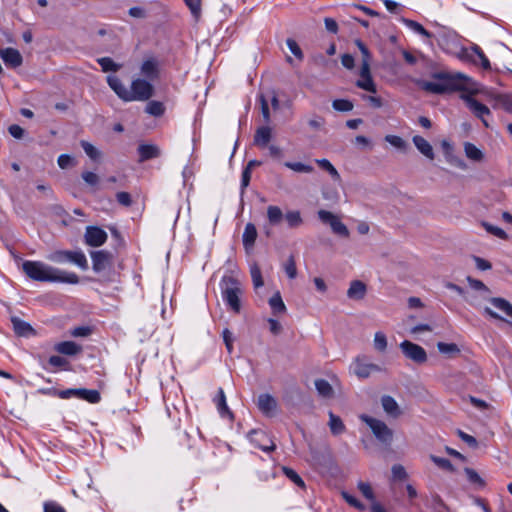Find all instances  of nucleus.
Returning <instances> with one entry per match:
<instances>
[{"label": "nucleus", "instance_id": "nucleus-1", "mask_svg": "<svg viewBox=\"0 0 512 512\" xmlns=\"http://www.w3.org/2000/svg\"><path fill=\"white\" fill-rule=\"evenodd\" d=\"M22 270L33 281L72 285L80 282V278L76 273L58 269L41 261L26 260L22 264Z\"/></svg>", "mask_w": 512, "mask_h": 512}, {"label": "nucleus", "instance_id": "nucleus-2", "mask_svg": "<svg viewBox=\"0 0 512 512\" xmlns=\"http://www.w3.org/2000/svg\"><path fill=\"white\" fill-rule=\"evenodd\" d=\"M435 81H417L418 86L429 93L444 94L447 92L464 91L467 89V76L462 73H450L445 71L434 72L431 75Z\"/></svg>", "mask_w": 512, "mask_h": 512}, {"label": "nucleus", "instance_id": "nucleus-3", "mask_svg": "<svg viewBox=\"0 0 512 512\" xmlns=\"http://www.w3.org/2000/svg\"><path fill=\"white\" fill-rule=\"evenodd\" d=\"M107 83L116 95L126 101H147L155 92L154 86L145 79L137 78L132 81L130 90L117 76H108Z\"/></svg>", "mask_w": 512, "mask_h": 512}, {"label": "nucleus", "instance_id": "nucleus-4", "mask_svg": "<svg viewBox=\"0 0 512 512\" xmlns=\"http://www.w3.org/2000/svg\"><path fill=\"white\" fill-rule=\"evenodd\" d=\"M222 283L224 287L222 289L223 300L235 313H239L241 310V303L239 296L242 293L239 281L234 277H223Z\"/></svg>", "mask_w": 512, "mask_h": 512}, {"label": "nucleus", "instance_id": "nucleus-5", "mask_svg": "<svg viewBox=\"0 0 512 512\" xmlns=\"http://www.w3.org/2000/svg\"><path fill=\"white\" fill-rule=\"evenodd\" d=\"M360 419L366 423L374 434L375 438L384 446L390 447L393 442L394 432L382 420L368 415H361Z\"/></svg>", "mask_w": 512, "mask_h": 512}, {"label": "nucleus", "instance_id": "nucleus-6", "mask_svg": "<svg viewBox=\"0 0 512 512\" xmlns=\"http://www.w3.org/2000/svg\"><path fill=\"white\" fill-rule=\"evenodd\" d=\"M49 261L54 263H72L81 268L82 270L88 269V261L85 254L81 251L70 250H56L47 256Z\"/></svg>", "mask_w": 512, "mask_h": 512}, {"label": "nucleus", "instance_id": "nucleus-7", "mask_svg": "<svg viewBox=\"0 0 512 512\" xmlns=\"http://www.w3.org/2000/svg\"><path fill=\"white\" fill-rule=\"evenodd\" d=\"M460 98L465 102L470 111L474 114L475 117L479 118L485 127H489V123L487 121V117L491 116L490 109L479 102L477 99L472 97L470 94H461Z\"/></svg>", "mask_w": 512, "mask_h": 512}, {"label": "nucleus", "instance_id": "nucleus-8", "mask_svg": "<svg viewBox=\"0 0 512 512\" xmlns=\"http://www.w3.org/2000/svg\"><path fill=\"white\" fill-rule=\"evenodd\" d=\"M92 269L100 274L112 268L114 263L113 254L107 250H98L91 252Z\"/></svg>", "mask_w": 512, "mask_h": 512}, {"label": "nucleus", "instance_id": "nucleus-9", "mask_svg": "<svg viewBox=\"0 0 512 512\" xmlns=\"http://www.w3.org/2000/svg\"><path fill=\"white\" fill-rule=\"evenodd\" d=\"M400 349L407 359L415 362L416 364H423L427 361V353L425 349L418 344L404 340L400 343Z\"/></svg>", "mask_w": 512, "mask_h": 512}, {"label": "nucleus", "instance_id": "nucleus-10", "mask_svg": "<svg viewBox=\"0 0 512 512\" xmlns=\"http://www.w3.org/2000/svg\"><path fill=\"white\" fill-rule=\"evenodd\" d=\"M318 217L323 223L329 224L335 234L345 238L349 236V230L346 225L342 223L339 217L334 215L332 212L319 210Z\"/></svg>", "mask_w": 512, "mask_h": 512}, {"label": "nucleus", "instance_id": "nucleus-11", "mask_svg": "<svg viewBox=\"0 0 512 512\" xmlns=\"http://www.w3.org/2000/svg\"><path fill=\"white\" fill-rule=\"evenodd\" d=\"M366 360L367 357L365 355H359L352 364L354 374L361 379L368 378L372 372L382 370L377 364L368 363Z\"/></svg>", "mask_w": 512, "mask_h": 512}, {"label": "nucleus", "instance_id": "nucleus-12", "mask_svg": "<svg viewBox=\"0 0 512 512\" xmlns=\"http://www.w3.org/2000/svg\"><path fill=\"white\" fill-rule=\"evenodd\" d=\"M85 243L91 247H99L107 240V233L100 227L88 226L85 231Z\"/></svg>", "mask_w": 512, "mask_h": 512}, {"label": "nucleus", "instance_id": "nucleus-13", "mask_svg": "<svg viewBox=\"0 0 512 512\" xmlns=\"http://www.w3.org/2000/svg\"><path fill=\"white\" fill-rule=\"evenodd\" d=\"M0 57L7 66L12 68L21 66L23 62L21 53L14 48L0 49Z\"/></svg>", "mask_w": 512, "mask_h": 512}, {"label": "nucleus", "instance_id": "nucleus-14", "mask_svg": "<svg viewBox=\"0 0 512 512\" xmlns=\"http://www.w3.org/2000/svg\"><path fill=\"white\" fill-rule=\"evenodd\" d=\"M11 323L14 333L18 337H30L36 335L35 329L28 322L20 319L19 317H11Z\"/></svg>", "mask_w": 512, "mask_h": 512}, {"label": "nucleus", "instance_id": "nucleus-15", "mask_svg": "<svg viewBox=\"0 0 512 512\" xmlns=\"http://www.w3.org/2000/svg\"><path fill=\"white\" fill-rule=\"evenodd\" d=\"M141 74L149 80H155L159 77V63L151 57L143 61L141 68Z\"/></svg>", "mask_w": 512, "mask_h": 512}, {"label": "nucleus", "instance_id": "nucleus-16", "mask_svg": "<svg viewBox=\"0 0 512 512\" xmlns=\"http://www.w3.org/2000/svg\"><path fill=\"white\" fill-rule=\"evenodd\" d=\"M277 407V402L270 394H260L258 397V408L266 416H272Z\"/></svg>", "mask_w": 512, "mask_h": 512}, {"label": "nucleus", "instance_id": "nucleus-17", "mask_svg": "<svg viewBox=\"0 0 512 512\" xmlns=\"http://www.w3.org/2000/svg\"><path fill=\"white\" fill-rule=\"evenodd\" d=\"M489 95L491 99L494 101V108H503L504 110L512 114V95L498 93H490Z\"/></svg>", "mask_w": 512, "mask_h": 512}, {"label": "nucleus", "instance_id": "nucleus-18", "mask_svg": "<svg viewBox=\"0 0 512 512\" xmlns=\"http://www.w3.org/2000/svg\"><path fill=\"white\" fill-rule=\"evenodd\" d=\"M139 161L145 162L147 160L157 158L160 156L161 151L158 146L152 144H143L138 147Z\"/></svg>", "mask_w": 512, "mask_h": 512}, {"label": "nucleus", "instance_id": "nucleus-19", "mask_svg": "<svg viewBox=\"0 0 512 512\" xmlns=\"http://www.w3.org/2000/svg\"><path fill=\"white\" fill-rule=\"evenodd\" d=\"M272 130L269 126H261L256 130L254 135V144L258 147L265 148L271 140Z\"/></svg>", "mask_w": 512, "mask_h": 512}, {"label": "nucleus", "instance_id": "nucleus-20", "mask_svg": "<svg viewBox=\"0 0 512 512\" xmlns=\"http://www.w3.org/2000/svg\"><path fill=\"white\" fill-rule=\"evenodd\" d=\"M256 238H257V229H256L255 225L252 223L246 224L243 235H242L243 246L246 251L253 248Z\"/></svg>", "mask_w": 512, "mask_h": 512}, {"label": "nucleus", "instance_id": "nucleus-21", "mask_svg": "<svg viewBox=\"0 0 512 512\" xmlns=\"http://www.w3.org/2000/svg\"><path fill=\"white\" fill-rule=\"evenodd\" d=\"M414 145L427 158L433 160L435 157L433 147L431 144L422 136L415 135L412 139Z\"/></svg>", "mask_w": 512, "mask_h": 512}, {"label": "nucleus", "instance_id": "nucleus-22", "mask_svg": "<svg viewBox=\"0 0 512 512\" xmlns=\"http://www.w3.org/2000/svg\"><path fill=\"white\" fill-rule=\"evenodd\" d=\"M366 295V285L359 280L351 282L350 287L347 291V296L350 299L361 300Z\"/></svg>", "mask_w": 512, "mask_h": 512}, {"label": "nucleus", "instance_id": "nucleus-23", "mask_svg": "<svg viewBox=\"0 0 512 512\" xmlns=\"http://www.w3.org/2000/svg\"><path fill=\"white\" fill-rule=\"evenodd\" d=\"M54 349L60 354L73 356L81 352L82 347L73 341H63L56 344Z\"/></svg>", "mask_w": 512, "mask_h": 512}, {"label": "nucleus", "instance_id": "nucleus-24", "mask_svg": "<svg viewBox=\"0 0 512 512\" xmlns=\"http://www.w3.org/2000/svg\"><path fill=\"white\" fill-rule=\"evenodd\" d=\"M381 404L384 409V411L393 416L398 417L401 414V411L399 409V405L395 401V399L389 395H385L381 398Z\"/></svg>", "mask_w": 512, "mask_h": 512}, {"label": "nucleus", "instance_id": "nucleus-25", "mask_svg": "<svg viewBox=\"0 0 512 512\" xmlns=\"http://www.w3.org/2000/svg\"><path fill=\"white\" fill-rule=\"evenodd\" d=\"M249 437L252 443H254L256 446H258L261 450L265 452L273 451L275 449V444L271 441L270 445L261 443V440L263 438H266L265 433L262 431L253 430L250 432Z\"/></svg>", "mask_w": 512, "mask_h": 512}, {"label": "nucleus", "instance_id": "nucleus-26", "mask_svg": "<svg viewBox=\"0 0 512 512\" xmlns=\"http://www.w3.org/2000/svg\"><path fill=\"white\" fill-rule=\"evenodd\" d=\"M330 431L333 435H340L345 432L346 427L342 421V419L335 415L333 412H329V422H328Z\"/></svg>", "mask_w": 512, "mask_h": 512}, {"label": "nucleus", "instance_id": "nucleus-27", "mask_svg": "<svg viewBox=\"0 0 512 512\" xmlns=\"http://www.w3.org/2000/svg\"><path fill=\"white\" fill-rule=\"evenodd\" d=\"M489 301L496 309L502 311L506 316L512 318V304L506 299L493 297Z\"/></svg>", "mask_w": 512, "mask_h": 512}, {"label": "nucleus", "instance_id": "nucleus-28", "mask_svg": "<svg viewBox=\"0 0 512 512\" xmlns=\"http://www.w3.org/2000/svg\"><path fill=\"white\" fill-rule=\"evenodd\" d=\"M437 349L440 353L447 355L450 358H454L460 354V349L455 343L438 342Z\"/></svg>", "mask_w": 512, "mask_h": 512}, {"label": "nucleus", "instance_id": "nucleus-29", "mask_svg": "<svg viewBox=\"0 0 512 512\" xmlns=\"http://www.w3.org/2000/svg\"><path fill=\"white\" fill-rule=\"evenodd\" d=\"M464 151H465V155L467 156V158H469L473 161L480 162L484 158L483 152L470 142H466L464 144Z\"/></svg>", "mask_w": 512, "mask_h": 512}, {"label": "nucleus", "instance_id": "nucleus-30", "mask_svg": "<svg viewBox=\"0 0 512 512\" xmlns=\"http://www.w3.org/2000/svg\"><path fill=\"white\" fill-rule=\"evenodd\" d=\"M284 215L278 206L270 205L267 207V218L271 225L275 226L280 224Z\"/></svg>", "mask_w": 512, "mask_h": 512}, {"label": "nucleus", "instance_id": "nucleus-31", "mask_svg": "<svg viewBox=\"0 0 512 512\" xmlns=\"http://www.w3.org/2000/svg\"><path fill=\"white\" fill-rule=\"evenodd\" d=\"M216 405L221 416H229L230 418H233V414L226 404V397L222 388H219L218 390Z\"/></svg>", "mask_w": 512, "mask_h": 512}, {"label": "nucleus", "instance_id": "nucleus-32", "mask_svg": "<svg viewBox=\"0 0 512 512\" xmlns=\"http://www.w3.org/2000/svg\"><path fill=\"white\" fill-rule=\"evenodd\" d=\"M78 398L83 399L89 403L97 404L101 401V395L97 390L80 388V394Z\"/></svg>", "mask_w": 512, "mask_h": 512}, {"label": "nucleus", "instance_id": "nucleus-33", "mask_svg": "<svg viewBox=\"0 0 512 512\" xmlns=\"http://www.w3.org/2000/svg\"><path fill=\"white\" fill-rule=\"evenodd\" d=\"M315 388L319 395L324 398H330L333 395V388L331 384L325 379H317L315 381Z\"/></svg>", "mask_w": 512, "mask_h": 512}, {"label": "nucleus", "instance_id": "nucleus-34", "mask_svg": "<svg viewBox=\"0 0 512 512\" xmlns=\"http://www.w3.org/2000/svg\"><path fill=\"white\" fill-rule=\"evenodd\" d=\"M284 218H285L289 228H297V227L301 226L303 223L301 213L298 210L286 212V214L284 215Z\"/></svg>", "mask_w": 512, "mask_h": 512}, {"label": "nucleus", "instance_id": "nucleus-35", "mask_svg": "<svg viewBox=\"0 0 512 512\" xmlns=\"http://www.w3.org/2000/svg\"><path fill=\"white\" fill-rule=\"evenodd\" d=\"M165 106L160 101H149L146 105L145 112L154 116L161 117L165 113Z\"/></svg>", "mask_w": 512, "mask_h": 512}, {"label": "nucleus", "instance_id": "nucleus-36", "mask_svg": "<svg viewBox=\"0 0 512 512\" xmlns=\"http://www.w3.org/2000/svg\"><path fill=\"white\" fill-rule=\"evenodd\" d=\"M97 63L101 66L103 72H117L122 65L113 61L110 57H102L97 59Z\"/></svg>", "mask_w": 512, "mask_h": 512}, {"label": "nucleus", "instance_id": "nucleus-37", "mask_svg": "<svg viewBox=\"0 0 512 512\" xmlns=\"http://www.w3.org/2000/svg\"><path fill=\"white\" fill-rule=\"evenodd\" d=\"M402 21L407 27H409L415 33H418L425 38H431L433 36L432 33H430L423 27V25L414 20L404 18Z\"/></svg>", "mask_w": 512, "mask_h": 512}, {"label": "nucleus", "instance_id": "nucleus-38", "mask_svg": "<svg viewBox=\"0 0 512 512\" xmlns=\"http://www.w3.org/2000/svg\"><path fill=\"white\" fill-rule=\"evenodd\" d=\"M269 305L273 311V313H283L286 311V306L282 300V297L279 292H276L270 299Z\"/></svg>", "mask_w": 512, "mask_h": 512}, {"label": "nucleus", "instance_id": "nucleus-39", "mask_svg": "<svg viewBox=\"0 0 512 512\" xmlns=\"http://www.w3.org/2000/svg\"><path fill=\"white\" fill-rule=\"evenodd\" d=\"M316 163L318 164V166L320 168H322L323 170L327 171L335 181H339L340 180V174L338 173L336 168L331 164V162L329 160H327V159H317Z\"/></svg>", "mask_w": 512, "mask_h": 512}, {"label": "nucleus", "instance_id": "nucleus-40", "mask_svg": "<svg viewBox=\"0 0 512 512\" xmlns=\"http://www.w3.org/2000/svg\"><path fill=\"white\" fill-rule=\"evenodd\" d=\"M283 474L290 479L294 484H296L298 487L304 488L305 483L303 479L298 475V473L293 470L292 468L283 466L282 467Z\"/></svg>", "mask_w": 512, "mask_h": 512}, {"label": "nucleus", "instance_id": "nucleus-41", "mask_svg": "<svg viewBox=\"0 0 512 512\" xmlns=\"http://www.w3.org/2000/svg\"><path fill=\"white\" fill-rule=\"evenodd\" d=\"M464 472L467 476L468 481L480 488L485 486V481L479 476V474L472 468L466 467Z\"/></svg>", "mask_w": 512, "mask_h": 512}, {"label": "nucleus", "instance_id": "nucleus-42", "mask_svg": "<svg viewBox=\"0 0 512 512\" xmlns=\"http://www.w3.org/2000/svg\"><path fill=\"white\" fill-rule=\"evenodd\" d=\"M250 274H251L254 288L258 289L264 285L261 269L256 263L251 265Z\"/></svg>", "mask_w": 512, "mask_h": 512}, {"label": "nucleus", "instance_id": "nucleus-43", "mask_svg": "<svg viewBox=\"0 0 512 512\" xmlns=\"http://www.w3.org/2000/svg\"><path fill=\"white\" fill-rule=\"evenodd\" d=\"M430 459L437 467H439L442 470L449 472H454L455 470L453 464L449 459L438 457L435 455H430Z\"/></svg>", "mask_w": 512, "mask_h": 512}, {"label": "nucleus", "instance_id": "nucleus-44", "mask_svg": "<svg viewBox=\"0 0 512 512\" xmlns=\"http://www.w3.org/2000/svg\"><path fill=\"white\" fill-rule=\"evenodd\" d=\"M80 145L81 147L83 148L84 152L87 154V156L96 161L99 159L101 153L100 151L95 147L93 146L91 143H89L88 141H85V140H82L80 142Z\"/></svg>", "mask_w": 512, "mask_h": 512}, {"label": "nucleus", "instance_id": "nucleus-45", "mask_svg": "<svg viewBox=\"0 0 512 512\" xmlns=\"http://www.w3.org/2000/svg\"><path fill=\"white\" fill-rule=\"evenodd\" d=\"M186 6L189 8L192 16L195 20H198L201 16V4L202 0H184Z\"/></svg>", "mask_w": 512, "mask_h": 512}, {"label": "nucleus", "instance_id": "nucleus-46", "mask_svg": "<svg viewBox=\"0 0 512 512\" xmlns=\"http://www.w3.org/2000/svg\"><path fill=\"white\" fill-rule=\"evenodd\" d=\"M387 337L386 335L378 331L374 335V348L379 352H384L387 349Z\"/></svg>", "mask_w": 512, "mask_h": 512}, {"label": "nucleus", "instance_id": "nucleus-47", "mask_svg": "<svg viewBox=\"0 0 512 512\" xmlns=\"http://www.w3.org/2000/svg\"><path fill=\"white\" fill-rule=\"evenodd\" d=\"M482 226L485 228V230L488 233H490L500 239L506 240L508 238V234L500 227L494 226L488 222H483Z\"/></svg>", "mask_w": 512, "mask_h": 512}, {"label": "nucleus", "instance_id": "nucleus-48", "mask_svg": "<svg viewBox=\"0 0 512 512\" xmlns=\"http://www.w3.org/2000/svg\"><path fill=\"white\" fill-rule=\"evenodd\" d=\"M356 86L365 91L371 92V93L377 92V88H376V85H375L372 77H366V78L357 80Z\"/></svg>", "mask_w": 512, "mask_h": 512}, {"label": "nucleus", "instance_id": "nucleus-49", "mask_svg": "<svg viewBox=\"0 0 512 512\" xmlns=\"http://www.w3.org/2000/svg\"><path fill=\"white\" fill-rule=\"evenodd\" d=\"M285 166L295 172L299 173H311L313 172V167L301 162H286Z\"/></svg>", "mask_w": 512, "mask_h": 512}, {"label": "nucleus", "instance_id": "nucleus-50", "mask_svg": "<svg viewBox=\"0 0 512 512\" xmlns=\"http://www.w3.org/2000/svg\"><path fill=\"white\" fill-rule=\"evenodd\" d=\"M283 268L290 279H294L297 276V268L294 256L291 255L283 265Z\"/></svg>", "mask_w": 512, "mask_h": 512}, {"label": "nucleus", "instance_id": "nucleus-51", "mask_svg": "<svg viewBox=\"0 0 512 512\" xmlns=\"http://www.w3.org/2000/svg\"><path fill=\"white\" fill-rule=\"evenodd\" d=\"M332 107L341 112H348L353 109V103L347 99H336L332 102Z\"/></svg>", "mask_w": 512, "mask_h": 512}, {"label": "nucleus", "instance_id": "nucleus-52", "mask_svg": "<svg viewBox=\"0 0 512 512\" xmlns=\"http://www.w3.org/2000/svg\"><path fill=\"white\" fill-rule=\"evenodd\" d=\"M286 44L289 48V50L291 51V53L300 61L303 60L304 58V54L300 48V46L298 45V43L292 39V38H288L286 40Z\"/></svg>", "mask_w": 512, "mask_h": 512}, {"label": "nucleus", "instance_id": "nucleus-53", "mask_svg": "<svg viewBox=\"0 0 512 512\" xmlns=\"http://www.w3.org/2000/svg\"><path fill=\"white\" fill-rule=\"evenodd\" d=\"M342 496L350 506L356 508L357 510L364 511L366 509V506L362 502H360L356 497L349 494L348 492H342Z\"/></svg>", "mask_w": 512, "mask_h": 512}, {"label": "nucleus", "instance_id": "nucleus-54", "mask_svg": "<svg viewBox=\"0 0 512 512\" xmlns=\"http://www.w3.org/2000/svg\"><path fill=\"white\" fill-rule=\"evenodd\" d=\"M385 141L400 150H404L407 147L406 142L401 137L396 135H386Z\"/></svg>", "mask_w": 512, "mask_h": 512}, {"label": "nucleus", "instance_id": "nucleus-55", "mask_svg": "<svg viewBox=\"0 0 512 512\" xmlns=\"http://www.w3.org/2000/svg\"><path fill=\"white\" fill-rule=\"evenodd\" d=\"M358 489L360 490V492L366 499L370 500L371 502L375 501L374 493H373L372 487L369 483H365L362 481L359 482Z\"/></svg>", "mask_w": 512, "mask_h": 512}, {"label": "nucleus", "instance_id": "nucleus-56", "mask_svg": "<svg viewBox=\"0 0 512 512\" xmlns=\"http://www.w3.org/2000/svg\"><path fill=\"white\" fill-rule=\"evenodd\" d=\"M81 177L89 186H96L100 181L99 176L90 171L83 172Z\"/></svg>", "mask_w": 512, "mask_h": 512}, {"label": "nucleus", "instance_id": "nucleus-57", "mask_svg": "<svg viewBox=\"0 0 512 512\" xmlns=\"http://www.w3.org/2000/svg\"><path fill=\"white\" fill-rule=\"evenodd\" d=\"M457 434L461 438V440L464 441L469 447H478V442L475 437L463 432L462 430H458Z\"/></svg>", "mask_w": 512, "mask_h": 512}, {"label": "nucleus", "instance_id": "nucleus-58", "mask_svg": "<svg viewBox=\"0 0 512 512\" xmlns=\"http://www.w3.org/2000/svg\"><path fill=\"white\" fill-rule=\"evenodd\" d=\"M78 394H80V388H70L66 390H57L56 397H59L61 399H69L71 397H78Z\"/></svg>", "mask_w": 512, "mask_h": 512}, {"label": "nucleus", "instance_id": "nucleus-59", "mask_svg": "<svg viewBox=\"0 0 512 512\" xmlns=\"http://www.w3.org/2000/svg\"><path fill=\"white\" fill-rule=\"evenodd\" d=\"M259 100H260V104H261V112H262L264 122L266 124H268L271 120L268 102L263 95L260 96Z\"/></svg>", "mask_w": 512, "mask_h": 512}, {"label": "nucleus", "instance_id": "nucleus-60", "mask_svg": "<svg viewBox=\"0 0 512 512\" xmlns=\"http://www.w3.org/2000/svg\"><path fill=\"white\" fill-rule=\"evenodd\" d=\"M48 363L51 366L58 367V368H66V366L68 365V361L65 358H63L61 356H57V355L51 356L48 359Z\"/></svg>", "mask_w": 512, "mask_h": 512}, {"label": "nucleus", "instance_id": "nucleus-61", "mask_svg": "<svg viewBox=\"0 0 512 512\" xmlns=\"http://www.w3.org/2000/svg\"><path fill=\"white\" fill-rule=\"evenodd\" d=\"M223 341L225 343V346L227 348L228 353H232L233 351V336L232 333L228 329H224L222 332Z\"/></svg>", "mask_w": 512, "mask_h": 512}, {"label": "nucleus", "instance_id": "nucleus-62", "mask_svg": "<svg viewBox=\"0 0 512 512\" xmlns=\"http://www.w3.org/2000/svg\"><path fill=\"white\" fill-rule=\"evenodd\" d=\"M44 512H66L65 509L54 501H47L43 505Z\"/></svg>", "mask_w": 512, "mask_h": 512}, {"label": "nucleus", "instance_id": "nucleus-63", "mask_svg": "<svg viewBox=\"0 0 512 512\" xmlns=\"http://www.w3.org/2000/svg\"><path fill=\"white\" fill-rule=\"evenodd\" d=\"M116 199L119 204L129 207L132 204L131 195L128 192H118L116 194Z\"/></svg>", "mask_w": 512, "mask_h": 512}, {"label": "nucleus", "instance_id": "nucleus-64", "mask_svg": "<svg viewBox=\"0 0 512 512\" xmlns=\"http://www.w3.org/2000/svg\"><path fill=\"white\" fill-rule=\"evenodd\" d=\"M58 165L62 169H66L73 164V158L67 154H62L58 157Z\"/></svg>", "mask_w": 512, "mask_h": 512}]
</instances>
